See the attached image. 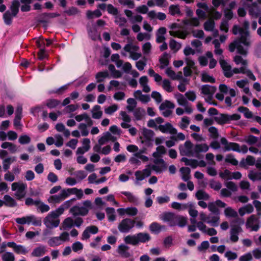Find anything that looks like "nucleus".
Wrapping results in <instances>:
<instances>
[{
	"label": "nucleus",
	"instance_id": "obj_1",
	"mask_svg": "<svg viewBox=\"0 0 261 261\" xmlns=\"http://www.w3.org/2000/svg\"><path fill=\"white\" fill-rule=\"evenodd\" d=\"M136 223V221L130 218H125L119 224L118 228L122 233H127L132 229Z\"/></svg>",
	"mask_w": 261,
	"mask_h": 261
},
{
	"label": "nucleus",
	"instance_id": "obj_2",
	"mask_svg": "<svg viewBox=\"0 0 261 261\" xmlns=\"http://www.w3.org/2000/svg\"><path fill=\"white\" fill-rule=\"evenodd\" d=\"M27 188V184L24 183L15 182L12 184V190L13 191L17 190L15 195L18 200H20L24 197L25 195V190Z\"/></svg>",
	"mask_w": 261,
	"mask_h": 261
},
{
	"label": "nucleus",
	"instance_id": "obj_3",
	"mask_svg": "<svg viewBox=\"0 0 261 261\" xmlns=\"http://www.w3.org/2000/svg\"><path fill=\"white\" fill-rule=\"evenodd\" d=\"M192 143L189 141H186L184 143V147L181 145L179 146L180 154L182 156L186 155L188 156H192L194 155L193 150L192 149L193 147Z\"/></svg>",
	"mask_w": 261,
	"mask_h": 261
},
{
	"label": "nucleus",
	"instance_id": "obj_4",
	"mask_svg": "<svg viewBox=\"0 0 261 261\" xmlns=\"http://www.w3.org/2000/svg\"><path fill=\"white\" fill-rule=\"evenodd\" d=\"M221 143L222 145H224L225 151L232 150L238 152H241L240 146L238 143L234 142H228L227 140L222 137L221 139Z\"/></svg>",
	"mask_w": 261,
	"mask_h": 261
},
{
	"label": "nucleus",
	"instance_id": "obj_5",
	"mask_svg": "<svg viewBox=\"0 0 261 261\" xmlns=\"http://www.w3.org/2000/svg\"><path fill=\"white\" fill-rule=\"evenodd\" d=\"M177 215L172 212H165L163 213L162 219L164 222H168L170 226H175L177 224Z\"/></svg>",
	"mask_w": 261,
	"mask_h": 261
},
{
	"label": "nucleus",
	"instance_id": "obj_6",
	"mask_svg": "<svg viewBox=\"0 0 261 261\" xmlns=\"http://www.w3.org/2000/svg\"><path fill=\"white\" fill-rule=\"evenodd\" d=\"M155 165L152 166V169L158 173H161L167 169V164L163 159H156L153 161Z\"/></svg>",
	"mask_w": 261,
	"mask_h": 261
},
{
	"label": "nucleus",
	"instance_id": "obj_7",
	"mask_svg": "<svg viewBox=\"0 0 261 261\" xmlns=\"http://www.w3.org/2000/svg\"><path fill=\"white\" fill-rule=\"evenodd\" d=\"M220 66L224 71V75L227 78L232 76L233 72L231 71V66L224 59H221L219 61Z\"/></svg>",
	"mask_w": 261,
	"mask_h": 261
},
{
	"label": "nucleus",
	"instance_id": "obj_8",
	"mask_svg": "<svg viewBox=\"0 0 261 261\" xmlns=\"http://www.w3.org/2000/svg\"><path fill=\"white\" fill-rule=\"evenodd\" d=\"M242 231V229L241 226H231V229L230 230V240L232 242H237L239 240L238 235L239 233Z\"/></svg>",
	"mask_w": 261,
	"mask_h": 261
},
{
	"label": "nucleus",
	"instance_id": "obj_9",
	"mask_svg": "<svg viewBox=\"0 0 261 261\" xmlns=\"http://www.w3.org/2000/svg\"><path fill=\"white\" fill-rule=\"evenodd\" d=\"M142 135L145 138V141H142V143H145L147 146H149L150 142L152 141V138L154 136V133L153 130L146 128H143L142 132Z\"/></svg>",
	"mask_w": 261,
	"mask_h": 261
},
{
	"label": "nucleus",
	"instance_id": "obj_10",
	"mask_svg": "<svg viewBox=\"0 0 261 261\" xmlns=\"http://www.w3.org/2000/svg\"><path fill=\"white\" fill-rule=\"evenodd\" d=\"M241 37L240 38L236 40L237 42H239V44H243L245 46H249L250 45L249 41H248V37L249 36V32L248 30H245L244 29L241 30Z\"/></svg>",
	"mask_w": 261,
	"mask_h": 261
},
{
	"label": "nucleus",
	"instance_id": "obj_11",
	"mask_svg": "<svg viewBox=\"0 0 261 261\" xmlns=\"http://www.w3.org/2000/svg\"><path fill=\"white\" fill-rule=\"evenodd\" d=\"M217 88L215 86L204 85L201 86V93L204 95H213L216 91Z\"/></svg>",
	"mask_w": 261,
	"mask_h": 261
},
{
	"label": "nucleus",
	"instance_id": "obj_12",
	"mask_svg": "<svg viewBox=\"0 0 261 261\" xmlns=\"http://www.w3.org/2000/svg\"><path fill=\"white\" fill-rule=\"evenodd\" d=\"M88 36L93 41H96L97 39L101 40V37L98 34L96 28L94 27L89 28L87 29Z\"/></svg>",
	"mask_w": 261,
	"mask_h": 261
},
{
	"label": "nucleus",
	"instance_id": "obj_13",
	"mask_svg": "<svg viewBox=\"0 0 261 261\" xmlns=\"http://www.w3.org/2000/svg\"><path fill=\"white\" fill-rule=\"evenodd\" d=\"M228 114L221 113L219 116L214 117V120L220 125L228 124Z\"/></svg>",
	"mask_w": 261,
	"mask_h": 261
},
{
	"label": "nucleus",
	"instance_id": "obj_14",
	"mask_svg": "<svg viewBox=\"0 0 261 261\" xmlns=\"http://www.w3.org/2000/svg\"><path fill=\"white\" fill-rule=\"evenodd\" d=\"M170 57V55L168 53L165 52L163 53L162 56L159 59V62L161 64L160 66V68L161 69H164L165 67L168 66L169 64V58Z\"/></svg>",
	"mask_w": 261,
	"mask_h": 261
},
{
	"label": "nucleus",
	"instance_id": "obj_15",
	"mask_svg": "<svg viewBox=\"0 0 261 261\" xmlns=\"http://www.w3.org/2000/svg\"><path fill=\"white\" fill-rule=\"evenodd\" d=\"M208 145L205 144H196L194 147V153H199L201 152H206L208 150Z\"/></svg>",
	"mask_w": 261,
	"mask_h": 261
},
{
	"label": "nucleus",
	"instance_id": "obj_16",
	"mask_svg": "<svg viewBox=\"0 0 261 261\" xmlns=\"http://www.w3.org/2000/svg\"><path fill=\"white\" fill-rule=\"evenodd\" d=\"M4 205L8 207H13L17 206V202L15 200L9 195H5L4 196Z\"/></svg>",
	"mask_w": 261,
	"mask_h": 261
},
{
	"label": "nucleus",
	"instance_id": "obj_17",
	"mask_svg": "<svg viewBox=\"0 0 261 261\" xmlns=\"http://www.w3.org/2000/svg\"><path fill=\"white\" fill-rule=\"evenodd\" d=\"M20 7V2L18 0H14L12 2V4L10 6V10L11 11V13L14 17L17 16L19 12Z\"/></svg>",
	"mask_w": 261,
	"mask_h": 261
},
{
	"label": "nucleus",
	"instance_id": "obj_18",
	"mask_svg": "<svg viewBox=\"0 0 261 261\" xmlns=\"http://www.w3.org/2000/svg\"><path fill=\"white\" fill-rule=\"evenodd\" d=\"M129 248L128 246L123 244H121L118 246V252L121 256L124 257H129L130 254L127 251Z\"/></svg>",
	"mask_w": 261,
	"mask_h": 261
},
{
	"label": "nucleus",
	"instance_id": "obj_19",
	"mask_svg": "<svg viewBox=\"0 0 261 261\" xmlns=\"http://www.w3.org/2000/svg\"><path fill=\"white\" fill-rule=\"evenodd\" d=\"M138 243H146L151 240V237L147 233L139 232L136 234Z\"/></svg>",
	"mask_w": 261,
	"mask_h": 261
},
{
	"label": "nucleus",
	"instance_id": "obj_20",
	"mask_svg": "<svg viewBox=\"0 0 261 261\" xmlns=\"http://www.w3.org/2000/svg\"><path fill=\"white\" fill-rule=\"evenodd\" d=\"M45 253V248L44 246H40L35 248L31 253L32 256L40 257Z\"/></svg>",
	"mask_w": 261,
	"mask_h": 261
},
{
	"label": "nucleus",
	"instance_id": "obj_21",
	"mask_svg": "<svg viewBox=\"0 0 261 261\" xmlns=\"http://www.w3.org/2000/svg\"><path fill=\"white\" fill-rule=\"evenodd\" d=\"M180 171L181 173L182 179L185 181H187L190 178L191 170L189 167H182L180 169Z\"/></svg>",
	"mask_w": 261,
	"mask_h": 261
},
{
	"label": "nucleus",
	"instance_id": "obj_22",
	"mask_svg": "<svg viewBox=\"0 0 261 261\" xmlns=\"http://www.w3.org/2000/svg\"><path fill=\"white\" fill-rule=\"evenodd\" d=\"M100 106L99 105H95L92 109V117L94 119H99L101 117L102 112L100 111Z\"/></svg>",
	"mask_w": 261,
	"mask_h": 261
},
{
	"label": "nucleus",
	"instance_id": "obj_23",
	"mask_svg": "<svg viewBox=\"0 0 261 261\" xmlns=\"http://www.w3.org/2000/svg\"><path fill=\"white\" fill-rule=\"evenodd\" d=\"M124 242L127 244H131L133 245H136L138 244L137 236L133 235L127 236L124 238Z\"/></svg>",
	"mask_w": 261,
	"mask_h": 261
},
{
	"label": "nucleus",
	"instance_id": "obj_24",
	"mask_svg": "<svg viewBox=\"0 0 261 261\" xmlns=\"http://www.w3.org/2000/svg\"><path fill=\"white\" fill-rule=\"evenodd\" d=\"M102 15V13L99 9H96L93 11L88 10L86 13V16L88 19H93L94 17L98 18Z\"/></svg>",
	"mask_w": 261,
	"mask_h": 261
},
{
	"label": "nucleus",
	"instance_id": "obj_25",
	"mask_svg": "<svg viewBox=\"0 0 261 261\" xmlns=\"http://www.w3.org/2000/svg\"><path fill=\"white\" fill-rule=\"evenodd\" d=\"M61 103L60 100L57 99L50 98L46 100V106L49 109H54L56 108Z\"/></svg>",
	"mask_w": 261,
	"mask_h": 261
},
{
	"label": "nucleus",
	"instance_id": "obj_26",
	"mask_svg": "<svg viewBox=\"0 0 261 261\" xmlns=\"http://www.w3.org/2000/svg\"><path fill=\"white\" fill-rule=\"evenodd\" d=\"M46 223H44L47 228H53L57 227L60 224V220L56 219L54 220V219H48L46 221Z\"/></svg>",
	"mask_w": 261,
	"mask_h": 261
},
{
	"label": "nucleus",
	"instance_id": "obj_27",
	"mask_svg": "<svg viewBox=\"0 0 261 261\" xmlns=\"http://www.w3.org/2000/svg\"><path fill=\"white\" fill-rule=\"evenodd\" d=\"M14 17L9 11H7L3 14V19L6 25H10L12 23V18Z\"/></svg>",
	"mask_w": 261,
	"mask_h": 261
},
{
	"label": "nucleus",
	"instance_id": "obj_28",
	"mask_svg": "<svg viewBox=\"0 0 261 261\" xmlns=\"http://www.w3.org/2000/svg\"><path fill=\"white\" fill-rule=\"evenodd\" d=\"M149 230L155 234H159L161 232V225L156 222L151 223L149 227Z\"/></svg>",
	"mask_w": 261,
	"mask_h": 261
},
{
	"label": "nucleus",
	"instance_id": "obj_29",
	"mask_svg": "<svg viewBox=\"0 0 261 261\" xmlns=\"http://www.w3.org/2000/svg\"><path fill=\"white\" fill-rule=\"evenodd\" d=\"M156 151L152 153V156L155 158H158L161 156V155L166 153V149L163 145H160L156 148Z\"/></svg>",
	"mask_w": 261,
	"mask_h": 261
},
{
	"label": "nucleus",
	"instance_id": "obj_30",
	"mask_svg": "<svg viewBox=\"0 0 261 261\" xmlns=\"http://www.w3.org/2000/svg\"><path fill=\"white\" fill-rule=\"evenodd\" d=\"M106 212L108 216V220L109 221H114L116 219V215L115 214V208L113 207H107L106 209Z\"/></svg>",
	"mask_w": 261,
	"mask_h": 261
},
{
	"label": "nucleus",
	"instance_id": "obj_31",
	"mask_svg": "<svg viewBox=\"0 0 261 261\" xmlns=\"http://www.w3.org/2000/svg\"><path fill=\"white\" fill-rule=\"evenodd\" d=\"M170 13L171 15L174 16L176 14L181 15V11L178 5H171L169 8Z\"/></svg>",
	"mask_w": 261,
	"mask_h": 261
},
{
	"label": "nucleus",
	"instance_id": "obj_32",
	"mask_svg": "<svg viewBox=\"0 0 261 261\" xmlns=\"http://www.w3.org/2000/svg\"><path fill=\"white\" fill-rule=\"evenodd\" d=\"M201 81L204 83H215L216 82L215 79L212 76H210L206 72H203L201 74Z\"/></svg>",
	"mask_w": 261,
	"mask_h": 261
},
{
	"label": "nucleus",
	"instance_id": "obj_33",
	"mask_svg": "<svg viewBox=\"0 0 261 261\" xmlns=\"http://www.w3.org/2000/svg\"><path fill=\"white\" fill-rule=\"evenodd\" d=\"M175 108V105L169 100H166L165 101L162 102L160 107L159 109L160 111L165 110L166 108L168 109H174Z\"/></svg>",
	"mask_w": 261,
	"mask_h": 261
},
{
	"label": "nucleus",
	"instance_id": "obj_34",
	"mask_svg": "<svg viewBox=\"0 0 261 261\" xmlns=\"http://www.w3.org/2000/svg\"><path fill=\"white\" fill-rule=\"evenodd\" d=\"M195 196L198 200H207L210 197L208 194L201 190H199L196 192Z\"/></svg>",
	"mask_w": 261,
	"mask_h": 261
},
{
	"label": "nucleus",
	"instance_id": "obj_35",
	"mask_svg": "<svg viewBox=\"0 0 261 261\" xmlns=\"http://www.w3.org/2000/svg\"><path fill=\"white\" fill-rule=\"evenodd\" d=\"M121 194L127 197L128 200L132 203H136L138 202V198L129 192L122 191Z\"/></svg>",
	"mask_w": 261,
	"mask_h": 261
},
{
	"label": "nucleus",
	"instance_id": "obj_36",
	"mask_svg": "<svg viewBox=\"0 0 261 261\" xmlns=\"http://www.w3.org/2000/svg\"><path fill=\"white\" fill-rule=\"evenodd\" d=\"M215 25L214 20H208L204 23V29L206 31H212L215 28Z\"/></svg>",
	"mask_w": 261,
	"mask_h": 261
},
{
	"label": "nucleus",
	"instance_id": "obj_37",
	"mask_svg": "<svg viewBox=\"0 0 261 261\" xmlns=\"http://www.w3.org/2000/svg\"><path fill=\"white\" fill-rule=\"evenodd\" d=\"M224 214L227 217H237V212L232 209L231 207H228L224 210Z\"/></svg>",
	"mask_w": 261,
	"mask_h": 261
},
{
	"label": "nucleus",
	"instance_id": "obj_38",
	"mask_svg": "<svg viewBox=\"0 0 261 261\" xmlns=\"http://www.w3.org/2000/svg\"><path fill=\"white\" fill-rule=\"evenodd\" d=\"M144 113L145 111L143 109L138 108L134 111V116L137 120H140Z\"/></svg>",
	"mask_w": 261,
	"mask_h": 261
},
{
	"label": "nucleus",
	"instance_id": "obj_39",
	"mask_svg": "<svg viewBox=\"0 0 261 261\" xmlns=\"http://www.w3.org/2000/svg\"><path fill=\"white\" fill-rule=\"evenodd\" d=\"M48 244L50 247H55L61 245V242L58 237H54L48 240Z\"/></svg>",
	"mask_w": 261,
	"mask_h": 261
},
{
	"label": "nucleus",
	"instance_id": "obj_40",
	"mask_svg": "<svg viewBox=\"0 0 261 261\" xmlns=\"http://www.w3.org/2000/svg\"><path fill=\"white\" fill-rule=\"evenodd\" d=\"M109 76V72L107 70H105L103 71L98 72L95 75L96 79L97 80V82H102L103 81V79H101L100 78H106Z\"/></svg>",
	"mask_w": 261,
	"mask_h": 261
},
{
	"label": "nucleus",
	"instance_id": "obj_41",
	"mask_svg": "<svg viewBox=\"0 0 261 261\" xmlns=\"http://www.w3.org/2000/svg\"><path fill=\"white\" fill-rule=\"evenodd\" d=\"M68 85H65L56 90H51L49 91V93L58 94L59 95L63 94L68 88Z\"/></svg>",
	"mask_w": 261,
	"mask_h": 261
},
{
	"label": "nucleus",
	"instance_id": "obj_42",
	"mask_svg": "<svg viewBox=\"0 0 261 261\" xmlns=\"http://www.w3.org/2000/svg\"><path fill=\"white\" fill-rule=\"evenodd\" d=\"M14 161H15V157H13V158H8L5 159L3 162V168L4 170H8L10 168L11 163Z\"/></svg>",
	"mask_w": 261,
	"mask_h": 261
},
{
	"label": "nucleus",
	"instance_id": "obj_43",
	"mask_svg": "<svg viewBox=\"0 0 261 261\" xmlns=\"http://www.w3.org/2000/svg\"><path fill=\"white\" fill-rule=\"evenodd\" d=\"M177 225L180 227H185L187 223V218L181 216V215H177Z\"/></svg>",
	"mask_w": 261,
	"mask_h": 261
},
{
	"label": "nucleus",
	"instance_id": "obj_44",
	"mask_svg": "<svg viewBox=\"0 0 261 261\" xmlns=\"http://www.w3.org/2000/svg\"><path fill=\"white\" fill-rule=\"evenodd\" d=\"M248 177L252 181L261 180V172H253L251 171L248 174Z\"/></svg>",
	"mask_w": 261,
	"mask_h": 261
},
{
	"label": "nucleus",
	"instance_id": "obj_45",
	"mask_svg": "<svg viewBox=\"0 0 261 261\" xmlns=\"http://www.w3.org/2000/svg\"><path fill=\"white\" fill-rule=\"evenodd\" d=\"M169 46L172 50L178 51L181 47V44L178 43L174 39H171L170 41Z\"/></svg>",
	"mask_w": 261,
	"mask_h": 261
},
{
	"label": "nucleus",
	"instance_id": "obj_46",
	"mask_svg": "<svg viewBox=\"0 0 261 261\" xmlns=\"http://www.w3.org/2000/svg\"><path fill=\"white\" fill-rule=\"evenodd\" d=\"M31 138L27 135H21L18 139V142L21 144H27L30 143Z\"/></svg>",
	"mask_w": 261,
	"mask_h": 261
},
{
	"label": "nucleus",
	"instance_id": "obj_47",
	"mask_svg": "<svg viewBox=\"0 0 261 261\" xmlns=\"http://www.w3.org/2000/svg\"><path fill=\"white\" fill-rule=\"evenodd\" d=\"M2 259L3 261H14L15 257L12 253L7 252L2 255Z\"/></svg>",
	"mask_w": 261,
	"mask_h": 261
},
{
	"label": "nucleus",
	"instance_id": "obj_48",
	"mask_svg": "<svg viewBox=\"0 0 261 261\" xmlns=\"http://www.w3.org/2000/svg\"><path fill=\"white\" fill-rule=\"evenodd\" d=\"M225 162L231 164L232 165L237 166L238 164V160L234 158L231 154H229L226 156Z\"/></svg>",
	"mask_w": 261,
	"mask_h": 261
},
{
	"label": "nucleus",
	"instance_id": "obj_49",
	"mask_svg": "<svg viewBox=\"0 0 261 261\" xmlns=\"http://www.w3.org/2000/svg\"><path fill=\"white\" fill-rule=\"evenodd\" d=\"M14 251L16 253L18 254H26L28 252V250L21 245H17Z\"/></svg>",
	"mask_w": 261,
	"mask_h": 261
},
{
	"label": "nucleus",
	"instance_id": "obj_50",
	"mask_svg": "<svg viewBox=\"0 0 261 261\" xmlns=\"http://www.w3.org/2000/svg\"><path fill=\"white\" fill-rule=\"evenodd\" d=\"M47 13H43L38 16L37 21L39 23H47Z\"/></svg>",
	"mask_w": 261,
	"mask_h": 261
},
{
	"label": "nucleus",
	"instance_id": "obj_51",
	"mask_svg": "<svg viewBox=\"0 0 261 261\" xmlns=\"http://www.w3.org/2000/svg\"><path fill=\"white\" fill-rule=\"evenodd\" d=\"M257 218L254 215H251L247 220L246 226L247 227H251L254 222L257 221Z\"/></svg>",
	"mask_w": 261,
	"mask_h": 261
},
{
	"label": "nucleus",
	"instance_id": "obj_52",
	"mask_svg": "<svg viewBox=\"0 0 261 261\" xmlns=\"http://www.w3.org/2000/svg\"><path fill=\"white\" fill-rule=\"evenodd\" d=\"M210 186L215 191H219L222 187V185L219 181L212 180L210 183Z\"/></svg>",
	"mask_w": 261,
	"mask_h": 261
},
{
	"label": "nucleus",
	"instance_id": "obj_53",
	"mask_svg": "<svg viewBox=\"0 0 261 261\" xmlns=\"http://www.w3.org/2000/svg\"><path fill=\"white\" fill-rule=\"evenodd\" d=\"M118 109V106L114 104L106 108L105 110V112L107 114L112 115L113 113L116 112Z\"/></svg>",
	"mask_w": 261,
	"mask_h": 261
},
{
	"label": "nucleus",
	"instance_id": "obj_54",
	"mask_svg": "<svg viewBox=\"0 0 261 261\" xmlns=\"http://www.w3.org/2000/svg\"><path fill=\"white\" fill-rule=\"evenodd\" d=\"M163 87L168 92H171L173 90L171 86V82L168 79H164L163 80Z\"/></svg>",
	"mask_w": 261,
	"mask_h": 261
},
{
	"label": "nucleus",
	"instance_id": "obj_55",
	"mask_svg": "<svg viewBox=\"0 0 261 261\" xmlns=\"http://www.w3.org/2000/svg\"><path fill=\"white\" fill-rule=\"evenodd\" d=\"M72 248L74 252H77L83 249V245L81 242L77 241L72 244Z\"/></svg>",
	"mask_w": 261,
	"mask_h": 261
},
{
	"label": "nucleus",
	"instance_id": "obj_56",
	"mask_svg": "<svg viewBox=\"0 0 261 261\" xmlns=\"http://www.w3.org/2000/svg\"><path fill=\"white\" fill-rule=\"evenodd\" d=\"M126 209V214L130 216H136L138 213V209L135 207H128Z\"/></svg>",
	"mask_w": 261,
	"mask_h": 261
},
{
	"label": "nucleus",
	"instance_id": "obj_57",
	"mask_svg": "<svg viewBox=\"0 0 261 261\" xmlns=\"http://www.w3.org/2000/svg\"><path fill=\"white\" fill-rule=\"evenodd\" d=\"M165 125L166 133L169 132L170 134L172 135H175L177 134V129L173 127L171 123L167 122L165 124Z\"/></svg>",
	"mask_w": 261,
	"mask_h": 261
},
{
	"label": "nucleus",
	"instance_id": "obj_58",
	"mask_svg": "<svg viewBox=\"0 0 261 261\" xmlns=\"http://www.w3.org/2000/svg\"><path fill=\"white\" fill-rule=\"evenodd\" d=\"M62 200L61 199L59 195H52V196H50L48 199V201L49 202L54 203H59Z\"/></svg>",
	"mask_w": 261,
	"mask_h": 261
},
{
	"label": "nucleus",
	"instance_id": "obj_59",
	"mask_svg": "<svg viewBox=\"0 0 261 261\" xmlns=\"http://www.w3.org/2000/svg\"><path fill=\"white\" fill-rule=\"evenodd\" d=\"M208 208L210 211L215 214L218 215L219 213V210L217 207L215 203H214L213 202H210L208 205Z\"/></svg>",
	"mask_w": 261,
	"mask_h": 261
},
{
	"label": "nucleus",
	"instance_id": "obj_60",
	"mask_svg": "<svg viewBox=\"0 0 261 261\" xmlns=\"http://www.w3.org/2000/svg\"><path fill=\"white\" fill-rule=\"evenodd\" d=\"M208 132L211 134V137L217 139L219 137L218 129L215 126H211L208 128Z\"/></svg>",
	"mask_w": 261,
	"mask_h": 261
},
{
	"label": "nucleus",
	"instance_id": "obj_61",
	"mask_svg": "<svg viewBox=\"0 0 261 261\" xmlns=\"http://www.w3.org/2000/svg\"><path fill=\"white\" fill-rule=\"evenodd\" d=\"M79 12L78 9L75 7H71L69 8L68 10L64 11L65 13H66L69 16H72L76 15Z\"/></svg>",
	"mask_w": 261,
	"mask_h": 261
},
{
	"label": "nucleus",
	"instance_id": "obj_62",
	"mask_svg": "<svg viewBox=\"0 0 261 261\" xmlns=\"http://www.w3.org/2000/svg\"><path fill=\"white\" fill-rule=\"evenodd\" d=\"M79 128L81 130L83 136H87L88 135L89 132L87 128V125L85 123H80L79 125Z\"/></svg>",
	"mask_w": 261,
	"mask_h": 261
},
{
	"label": "nucleus",
	"instance_id": "obj_63",
	"mask_svg": "<svg viewBox=\"0 0 261 261\" xmlns=\"http://www.w3.org/2000/svg\"><path fill=\"white\" fill-rule=\"evenodd\" d=\"M219 176L223 179H231V172L228 170L225 169L223 172H221L219 173Z\"/></svg>",
	"mask_w": 261,
	"mask_h": 261
},
{
	"label": "nucleus",
	"instance_id": "obj_64",
	"mask_svg": "<svg viewBox=\"0 0 261 261\" xmlns=\"http://www.w3.org/2000/svg\"><path fill=\"white\" fill-rule=\"evenodd\" d=\"M151 97L154 99L157 103H160L162 101L161 94L157 91H153L151 93Z\"/></svg>",
	"mask_w": 261,
	"mask_h": 261
}]
</instances>
